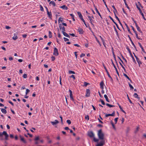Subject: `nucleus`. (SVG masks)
<instances>
[{
    "label": "nucleus",
    "mask_w": 146,
    "mask_h": 146,
    "mask_svg": "<svg viewBox=\"0 0 146 146\" xmlns=\"http://www.w3.org/2000/svg\"><path fill=\"white\" fill-rule=\"evenodd\" d=\"M98 135L99 139L100 140H104V134L102 132V130L101 129H100L98 131Z\"/></svg>",
    "instance_id": "obj_1"
},
{
    "label": "nucleus",
    "mask_w": 146,
    "mask_h": 146,
    "mask_svg": "<svg viewBox=\"0 0 146 146\" xmlns=\"http://www.w3.org/2000/svg\"><path fill=\"white\" fill-rule=\"evenodd\" d=\"M3 135H4L5 140H8V138L9 135L6 131H3L2 133H0V137H2Z\"/></svg>",
    "instance_id": "obj_2"
},
{
    "label": "nucleus",
    "mask_w": 146,
    "mask_h": 146,
    "mask_svg": "<svg viewBox=\"0 0 146 146\" xmlns=\"http://www.w3.org/2000/svg\"><path fill=\"white\" fill-rule=\"evenodd\" d=\"M136 7H137V8L139 11V12L141 13V15H142V16L143 18L145 20H146V19L145 18V17L144 16V15L143 14V13H142V11L141 9L140 8V7H139V6H138V5L137 4H136Z\"/></svg>",
    "instance_id": "obj_3"
},
{
    "label": "nucleus",
    "mask_w": 146,
    "mask_h": 146,
    "mask_svg": "<svg viewBox=\"0 0 146 146\" xmlns=\"http://www.w3.org/2000/svg\"><path fill=\"white\" fill-rule=\"evenodd\" d=\"M133 54H134V56L136 59L137 61V62H138V64L139 66V67H140V65L142 64L141 62L139 60V58L136 56V55L134 53H133Z\"/></svg>",
    "instance_id": "obj_4"
},
{
    "label": "nucleus",
    "mask_w": 146,
    "mask_h": 146,
    "mask_svg": "<svg viewBox=\"0 0 146 146\" xmlns=\"http://www.w3.org/2000/svg\"><path fill=\"white\" fill-rule=\"evenodd\" d=\"M88 135L89 137L91 138L94 137V134L93 132L92 131L88 132Z\"/></svg>",
    "instance_id": "obj_5"
},
{
    "label": "nucleus",
    "mask_w": 146,
    "mask_h": 146,
    "mask_svg": "<svg viewBox=\"0 0 146 146\" xmlns=\"http://www.w3.org/2000/svg\"><path fill=\"white\" fill-rule=\"evenodd\" d=\"M59 28L60 30L61 31H62V32H63V31H65V28L64 27L62 24H59Z\"/></svg>",
    "instance_id": "obj_6"
},
{
    "label": "nucleus",
    "mask_w": 146,
    "mask_h": 146,
    "mask_svg": "<svg viewBox=\"0 0 146 146\" xmlns=\"http://www.w3.org/2000/svg\"><path fill=\"white\" fill-rule=\"evenodd\" d=\"M53 54L54 55L56 56H57L58 55V49L56 47L54 48V51Z\"/></svg>",
    "instance_id": "obj_7"
},
{
    "label": "nucleus",
    "mask_w": 146,
    "mask_h": 146,
    "mask_svg": "<svg viewBox=\"0 0 146 146\" xmlns=\"http://www.w3.org/2000/svg\"><path fill=\"white\" fill-rule=\"evenodd\" d=\"M111 60L112 62V64H113L114 68H115V71H116V73L118 75V76H119V73L118 71V70L117 69V68L115 66V64H114V63H113V60L112 59H111Z\"/></svg>",
    "instance_id": "obj_8"
},
{
    "label": "nucleus",
    "mask_w": 146,
    "mask_h": 146,
    "mask_svg": "<svg viewBox=\"0 0 146 146\" xmlns=\"http://www.w3.org/2000/svg\"><path fill=\"white\" fill-rule=\"evenodd\" d=\"M90 90L89 89H87L86 90V93L85 96L88 97L90 96Z\"/></svg>",
    "instance_id": "obj_9"
},
{
    "label": "nucleus",
    "mask_w": 146,
    "mask_h": 146,
    "mask_svg": "<svg viewBox=\"0 0 146 146\" xmlns=\"http://www.w3.org/2000/svg\"><path fill=\"white\" fill-rule=\"evenodd\" d=\"M115 115V111H114L112 114H106L105 115V117H108L109 116H114Z\"/></svg>",
    "instance_id": "obj_10"
},
{
    "label": "nucleus",
    "mask_w": 146,
    "mask_h": 146,
    "mask_svg": "<svg viewBox=\"0 0 146 146\" xmlns=\"http://www.w3.org/2000/svg\"><path fill=\"white\" fill-rule=\"evenodd\" d=\"M69 91L70 92V98L71 100H74V99L73 98V97L72 96V91L70 90H69Z\"/></svg>",
    "instance_id": "obj_11"
},
{
    "label": "nucleus",
    "mask_w": 146,
    "mask_h": 146,
    "mask_svg": "<svg viewBox=\"0 0 146 146\" xmlns=\"http://www.w3.org/2000/svg\"><path fill=\"white\" fill-rule=\"evenodd\" d=\"M88 17L89 19L90 20V22L91 23V24L92 25H93V27H94V25L92 23V22H94V20L92 19L91 17H90V16H88Z\"/></svg>",
    "instance_id": "obj_12"
},
{
    "label": "nucleus",
    "mask_w": 146,
    "mask_h": 146,
    "mask_svg": "<svg viewBox=\"0 0 146 146\" xmlns=\"http://www.w3.org/2000/svg\"><path fill=\"white\" fill-rule=\"evenodd\" d=\"M47 14L48 15V17L50 19H52V15L51 13V12L49 11L47 12Z\"/></svg>",
    "instance_id": "obj_13"
},
{
    "label": "nucleus",
    "mask_w": 146,
    "mask_h": 146,
    "mask_svg": "<svg viewBox=\"0 0 146 146\" xmlns=\"http://www.w3.org/2000/svg\"><path fill=\"white\" fill-rule=\"evenodd\" d=\"M51 123L53 125H56L57 123H59V121L57 120H55V121H51Z\"/></svg>",
    "instance_id": "obj_14"
},
{
    "label": "nucleus",
    "mask_w": 146,
    "mask_h": 146,
    "mask_svg": "<svg viewBox=\"0 0 146 146\" xmlns=\"http://www.w3.org/2000/svg\"><path fill=\"white\" fill-rule=\"evenodd\" d=\"M94 7L95 8V9L96 10V12L98 13V15L102 19V17L101 15V14H100V13H99V11L98 10L97 8L95 6L94 4Z\"/></svg>",
    "instance_id": "obj_15"
},
{
    "label": "nucleus",
    "mask_w": 146,
    "mask_h": 146,
    "mask_svg": "<svg viewBox=\"0 0 146 146\" xmlns=\"http://www.w3.org/2000/svg\"><path fill=\"white\" fill-rule=\"evenodd\" d=\"M19 137L21 138L20 140L21 141L25 143H27L26 141L25 140L23 137H22L21 135H20Z\"/></svg>",
    "instance_id": "obj_16"
},
{
    "label": "nucleus",
    "mask_w": 146,
    "mask_h": 146,
    "mask_svg": "<svg viewBox=\"0 0 146 146\" xmlns=\"http://www.w3.org/2000/svg\"><path fill=\"white\" fill-rule=\"evenodd\" d=\"M103 66L104 68V69H105L107 73V74L108 75V76H109V77H110V74H109V72H108L106 67L105 66L104 64H103Z\"/></svg>",
    "instance_id": "obj_17"
},
{
    "label": "nucleus",
    "mask_w": 146,
    "mask_h": 146,
    "mask_svg": "<svg viewBox=\"0 0 146 146\" xmlns=\"http://www.w3.org/2000/svg\"><path fill=\"white\" fill-rule=\"evenodd\" d=\"M78 30L80 34H82L84 32L83 29L81 28H78Z\"/></svg>",
    "instance_id": "obj_18"
},
{
    "label": "nucleus",
    "mask_w": 146,
    "mask_h": 146,
    "mask_svg": "<svg viewBox=\"0 0 146 146\" xmlns=\"http://www.w3.org/2000/svg\"><path fill=\"white\" fill-rule=\"evenodd\" d=\"M18 38L17 36V34L16 33H14V36L13 37V39L14 40H16Z\"/></svg>",
    "instance_id": "obj_19"
},
{
    "label": "nucleus",
    "mask_w": 146,
    "mask_h": 146,
    "mask_svg": "<svg viewBox=\"0 0 146 146\" xmlns=\"http://www.w3.org/2000/svg\"><path fill=\"white\" fill-rule=\"evenodd\" d=\"M102 140L101 141L100 143H99L101 146H103L105 143V140Z\"/></svg>",
    "instance_id": "obj_20"
},
{
    "label": "nucleus",
    "mask_w": 146,
    "mask_h": 146,
    "mask_svg": "<svg viewBox=\"0 0 146 146\" xmlns=\"http://www.w3.org/2000/svg\"><path fill=\"white\" fill-rule=\"evenodd\" d=\"M77 14H78V15L79 17L81 19V20H82V19H83V16H82V15L81 13L80 12H77Z\"/></svg>",
    "instance_id": "obj_21"
},
{
    "label": "nucleus",
    "mask_w": 146,
    "mask_h": 146,
    "mask_svg": "<svg viewBox=\"0 0 146 146\" xmlns=\"http://www.w3.org/2000/svg\"><path fill=\"white\" fill-rule=\"evenodd\" d=\"M117 104L118 105L121 111L123 112V113H126V112H125V111L122 108L121 106L119 104V103H117Z\"/></svg>",
    "instance_id": "obj_22"
},
{
    "label": "nucleus",
    "mask_w": 146,
    "mask_h": 146,
    "mask_svg": "<svg viewBox=\"0 0 146 146\" xmlns=\"http://www.w3.org/2000/svg\"><path fill=\"white\" fill-rule=\"evenodd\" d=\"M63 34L65 36L67 37L68 38H70V36L68 34L66 33L64 31H63V32H62Z\"/></svg>",
    "instance_id": "obj_23"
},
{
    "label": "nucleus",
    "mask_w": 146,
    "mask_h": 146,
    "mask_svg": "<svg viewBox=\"0 0 146 146\" xmlns=\"http://www.w3.org/2000/svg\"><path fill=\"white\" fill-rule=\"evenodd\" d=\"M60 8H62L63 9L65 10H67L68 9V7H67L65 5H63L62 6H61L60 7Z\"/></svg>",
    "instance_id": "obj_24"
},
{
    "label": "nucleus",
    "mask_w": 146,
    "mask_h": 146,
    "mask_svg": "<svg viewBox=\"0 0 146 146\" xmlns=\"http://www.w3.org/2000/svg\"><path fill=\"white\" fill-rule=\"evenodd\" d=\"M49 4L50 6L51 5H52L54 7L56 5L54 1H50Z\"/></svg>",
    "instance_id": "obj_25"
},
{
    "label": "nucleus",
    "mask_w": 146,
    "mask_h": 146,
    "mask_svg": "<svg viewBox=\"0 0 146 146\" xmlns=\"http://www.w3.org/2000/svg\"><path fill=\"white\" fill-rule=\"evenodd\" d=\"M128 37L130 40V41H131L132 44L133 45V46L134 47H135V46L134 44L133 43V42L132 40H131V38H130V37L129 36V35H128Z\"/></svg>",
    "instance_id": "obj_26"
},
{
    "label": "nucleus",
    "mask_w": 146,
    "mask_h": 146,
    "mask_svg": "<svg viewBox=\"0 0 146 146\" xmlns=\"http://www.w3.org/2000/svg\"><path fill=\"white\" fill-rule=\"evenodd\" d=\"M125 26H126V27L127 28V30L128 32L129 33H130V34H132L131 33L130 31V29H129V27H128L127 24L126 23H125Z\"/></svg>",
    "instance_id": "obj_27"
},
{
    "label": "nucleus",
    "mask_w": 146,
    "mask_h": 146,
    "mask_svg": "<svg viewBox=\"0 0 146 146\" xmlns=\"http://www.w3.org/2000/svg\"><path fill=\"white\" fill-rule=\"evenodd\" d=\"M123 75L124 76H125V77H126L128 80H130L131 82H132V81L129 78V77L125 74L123 73Z\"/></svg>",
    "instance_id": "obj_28"
},
{
    "label": "nucleus",
    "mask_w": 146,
    "mask_h": 146,
    "mask_svg": "<svg viewBox=\"0 0 146 146\" xmlns=\"http://www.w3.org/2000/svg\"><path fill=\"white\" fill-rule=\"evenodd\" d=\"M104 98L106 99V100L108 102H110V101L108 99V97L105 94L104 95Z\"/></svg>",
    "instance_id": "obj_29"
},
{
    "label": "nucleus",
    "mask_w": 146,
    "mask_h": 146,
    "mask_svg": "<svg viewBox=\"0 0 146 146\" xmlns=\"http://www.w3.org/2000/svg\"><path fill=\"white\" fill-rule=\"evenodd\" d=\"M1 112L4 114H6L7 113V111L5 109L2 108L1 109Z\"/></svg>",
    "instance_id": "obj_30"
},
{
    "label": "nucleus",
    "mask_w": 146,
    "mask_h": 146,
    "mask_svg": "<svg viewBox=\"0 0 146 146\" xmlns=\"http://www.w3.org/2000/svg\"><path fill=\"white\" fill-rule=\"evenodd\" d=\"M63 21V19L61 17H59V19L58 20V23H60V21H61V22H62Z\"/></svg>",
    "instance_id": "obj_31"
},
{
    "label": "nucleus",
    "mask_w": 146,
    "mask_h": 146,
    "mask_svg": "<svg viewBox=\"0 0 146 146\" xmlns=\"http://www.w3.org/2000/svg\"><path fill=\"white\" fill-rule=\"evenodd\" d=\"M70 15L72 17V18L73 21H75V19L74 18V16L72 14H70Z\"/></svg>",
    "instance_id": "obj_32"
},
{
    "label": "nucleus",
    "mask_w": 146,
    "mask_h": 146,
    "mask_svg": "<svg viewBox=\"0 0 146 146\" xmlns=\"http://www.w3.org/2000/svg\"><path fill=\"white\" fill-rule=\"evenodd\" d=\"M130 55L131 56V57H132V58L133 59V62L135 63H136V61L133 57V56L132 55V53H131V54H130Z\"/></svg>",
    "instance_id": "obj_33"
},
{
    "label": "nucleus",
    "mask_w": 146,
    "mask_h": 146,
    "mask_svg": "<svg viewBox=\"0 0 146 146\" xmlns=\"http://www.w3.org/2000/svg\"><path fill=\"white\" fill-rule=\"evenodd\" d=\"M128 84H129V86L130 88V89L131 90H133L134 88H133V87L132 86V85L130 83H128Z\"/></svg>",
    "instance_id": "obj_34"
},
{
    "label": "nucleus",
    "mask_w": 146,
    "mask_h": 146,
    "mask_svg": "<svg viewBox=\"0 0 146 146\" xmlns=\"http://www.w3.org/2000/svg\"><path fill=\"white\" fill-rule=\"evenodd\" d=\"M49 37V38H51L52 36V32L50 31H49V35H48Z\"/></svg>",
    "instance_id": "obj_35"
},
{
    "label": "nucleus",
    "mask_w": 146,
    "mask_h": 146,
    "mask_svg": "<svg viewBox=\"0 0 146 146\" xmlns=\"http://www.w3.org/2000/svg\"><path fill=\"white\" fill-rule=\"evenodd\" d=\"M106 105L110 108L114 107V106L110 105L108 103H106Z\"/></svg>",
    "instance_id": "obj_36"
},
{
    "label": "nucleus",
    "mask_w": 146,
    "mask_h": 146,
    "mask_svg": "<svg viewBox=\"0 0 146 146\" xmlns=\"http://www.w3.org/2000/svg\"><path fill=\"white\" fill-rule=\"evenodd\" d=\"M126 49H127V50H128L129 53L130 54H131V51L130 50L129 48L128 47V46H127L126 48Z\"/></svg>",
    "instance_id": "obj_37"
},
{
    "label": "nucleus",
    "mask_w": 146,
    "mask_h": 146,
    "mask_svg": "<svg viewBox=\"0 0 146 146\" xmlns=\"http://www.w3.org/2000/svg\"><path fill=\"white\" fill-rule=\"evenodd\" d=\"M112 54H113V57H114V58L115 59V60L116 61V63L117 64V65L118 66V64H117V62L116 61V58H115V54H114V53H112Z\"/></svg>",
    "instance_id": "obj_38"
},
{
    "label": "nucleus",
    "mask_w": 146,
    "mask_h": 146,
    "mask_svg": "<svg viewBox=\"0 0 146 146\" xmlns=\"http://www.w3.org/2000/svg\"><path fill=\"white\" fill-rule=\"evenodd\" d=\"M111 123L112 125V126L113 128L115 129V130L116 129V128L115 127L114 124V123H113V122L112 121H111Z\"/></svg>",
    "instance_id": "obj_39"
},
{
    "label": "nucleus",
    "mask_w": 146,
    "mask_h": 146,
    "mask_svg": "<svg viewBox=\"0 0 146 146\" xmlns=\"http://www.w3.org/2000/svg\"><path fill=\"white\" fill-rule=\"evenodd\" d=\"M127 99H128V100L129 101V102L131 104H133V103L131 101V100H130V99L129 98V96H128V94L127 95Z\"/></svg>",
    "instance_id": "obj_40"
},
{
    "label": "nucleus",
    "mask_w": 146,
    "mask_h": 146,
    "mask_svg": "<svg viewBox=\"0 0 146 146\" xmlns=\"http://www.w3.org/2000/svg\"><path fill=\"white\" fill-rule=\"evenodd\" d=\"M100 102H101V103L102 105H105V104L104 101L102 100L101 99H100Z\"/></svg>",
    "instance_id": "obj_41"
},
{
    "label": "nucleus",
    "mask_w": 146,
    "mask_h": 146,
    "mask_svg": "<svg viewBox=\"0 0 146 146\" xmlns=\"http://www.w3.org/2000/svg\"><path fill=\"white\" fill-rule=\"evenodd\" d=\"M40 9L41 11H44V9L42 6L41 5H40Z\"/></svg>",
    "instance_id": "obj_42"
},
{
    "label": "nucleus",
    "mask_w": 146,
    "mask_h": 146,
    "mask_svg": "<svg viewBox=\"0 0 146 146\" xmlns=\"http://www.w3.org/2000/svg\"><path fill=\"white\" fill-rule=\"evenodd\" d=\"M119 63L121 65L122 67L123 68V69L124 70V71L125 72H126L125 69V67L123 66L122 65L121 63L120 62H119Z\"/></svg>",
    "instance_id": "obj_43"
},
{
    "label": "nucleus",
    "mask_w": 146,
    "mask_h": 146,
    "mask_svg": "<svg viewBox=\"0 0 146 146\" xmlns=\"http://www.w3.org/2000/svg\"><path fill=\"white\" fill-rule=\"evenodd\" d=\"M113 13H114V15H115V18L117 19V20L118 21L119 20V18H118V17L116 15V14H115V12L114 11H113Z\"/></svg>",
    "instance_id": "obj_44"
},
{
    "label": "nucleus",
    "mask_w": 146,
    "mask_h": 146,
    "mask_svg": "<svg viewBox=\"0 0 146 146\" xmlns=\"http://www.w3.org/2000/svg\"><path fill=\"white\" fill-rule=\"evenodd\" d=\"M135 34L136 35V37L138 39H139V40H142V39H141L138 37V34L137 32L135 33Z\"/></svg>",
    "instance_id": "obj_45"
},
{
    "label": "nucleus",
    "mask_w": 146,
    "mask_h": 146,
    "mask_svg": "<svg viewBox=\"0 0 146 146\" xmlns=\"http://www.w3.org/2000/svg\"><path fill=\"white\" fill-rule=\"evenodd\" d=\"M130 130V127H127V128L126 130V132L127 133L129 132V131Z\"/></svg>",
    "instance_id": "obj_46"
},
{
    "label": "nucleus",
    "mask_w": 146,
    "mask_h": 146,
    "mask_svg": "<svg viewBox=\"0 0 146 146\" xmlns=\"http://www.w3.org/2000/svg\"><path fill=\"white\" fill-rule=\"evenodd\" d=\"M68 72H69V74H75V73L72 70H69L68 71Z\"/></svg>",
    "instance_id": "obj_47"
},
{
    "label": "nucleus",
    "mask_w": 146,
    "mask_h": 146,
    "mask_svg": "<svg viewBox=\"0 0 146 146\" xmlns=\"http://www.w3.org/2000/svg\"><path fill=\"white\" fill-rule=\"evenodd\" d=\"M137 29V30L138 31H139V32H140V33H142V31H141L140 29V28L139 27H137L136 28Z\"/></svg>",
    "instance_id": "obj_48"
},
{
    "label": "nucleus",
    "mask_w": 146,
    "mask_h": 146,
    "mask_svg": "<svg viewBox=\"0 0 146 146\" xmlns=\"http://www.w3.org/2000/svg\"><path fill=\"white\" fill-rule=\"evenodd\" d=\"M100 87L103 86L104 85V83L103 81L101 82L100 83Z\"/></svg>",
    "instance_id": "obj_49"
},
{
    "label": "nucleus",
    "mask_w": 146,
    "mask_h": 146,
    "mask_svg": "<svg viewBox=\"0 0 146 146\" xmlns=\"http://www.w3.org/2000/svg\"><path fill=\"white\" fill-rule=\"evenodd\" d=\"M112 8L114 10V11L116 13H117V11L116 9V8H115L114 6V5H112Z\"/></svg>",
    "instance_id": "obj_50"
},
{
    "label": "nucleus",
    "mask_w": 146,
    "mask_h": 146,
    "mask_svg": "<svg viewBox=\"0 0 146 146\" xmlns=\"http://www.w3.org/2000/svg\"><path fill=\"white\" fill-rule=\"evenodd\" d=\"M83 21V22H84V25H85V26H86V27H88V26H87V25H86V22H85V20H84V19H82L81 20Z\"/></svg>",
    "instance_id": "obj_51"
},
{
    "label": "nucleus",
    "mask_w": 146,
    "mask_h": 146,
    "mask_svg": "<svg viewBox=\"0 0 146 146\" xmlns=\"http://www.w3.org/2000/svg\"><path fill=\"white\" fill-rule=\"evenodd\" d=\"M94 137L93 140L95 142H97L99 141V140L98 139H96V138Z\"/></svg>",
    "instance_id": "obj_52"
},
{
    "label": "nucleus",
    "mask_w": 146,
    "mask_h": 146,
    "mask_svg": "<svg viewBox=\"0 0 146 146\" xmlns=\"http://www.w3.org/2000/svg\"><path fill=\"white\" fill-rule=\"evenodd\" d=\"M133 96H134V97L135 98H137V97H138V95H137V93H135L133 94Z\"/></svg>",
    "instance_id": "obj_53"
},
{
    "label": "nucleus",
    "mask_w": 146,
    "mask_h": 146,
    "mask_svg": "<svg viewBox=\"0 0 146 146\" xmlns=\"http://www.w3.org/2000/svg\"><path fill=\"white\" fill-rule=\"evenodd\" d=\"M109 18H110V19L113 22V23H115L116 22L114 21V20L110 16H109Z\"/></svg>",
    "instance_id": "obj_54"
},
{
    "label": "nucleus",
    "mask_w": 146,
    "mask_h": 146,
    "mask_svg": "<svg viewBox=\"0 0 146 146\" xmlns=\"http://www.w3.org/2000/svg\"><path fill=\"white\" fill-rule=\"evenodd\" d=\"M89 84V83H88L86 82H84V85L85 86H86L88 85Z\"/></svg>",
    "instance_id": "obj_55"
},
{
    "label": "nucleus",
    "mask_w": 146,
    "mask_h": 146,
    "mask_svg": "<svg viewBox=\"0 0 146 146\" xmlns=\"http://www.w3.org/2000/svg\"><path fill=\"white\" fill-rule=\"evenodd\" d=\"M66 122L67 123H68V124H70L71 123V121L70 120L68 119L66 121Z\"/></svg>",
    "instance_id": "obj_56"
},
{
    "label": "nucleus",
    "mask_w": 146,
    "mask_h": 146,
    "mask_svg": "<svg viewBox=\"0 0 146 146\" xmlns=\"http://www.w3.org/2000/svg\"><path fill=\"white\" fill-rule=\"evenodd\" d=\"M85 118L86 119H87L88 120L89 119V116L88 115H86L85 117Z\"/></svg>",
    "instance_id": "obj_57"
},
{
    "label": "nucleus",
    "mask_w": 146,
    "mask_h": 146,
    "mask_svg": "<svg viewBox=\"0 0 146 146\" xmlns=\"http://www.w3.org/2000/svg\"><path fill=\"white\" fill-rule=\"evenodd\" d=\"M24 78H27V75L26 74H24L23 76Z\"/></svg>",
    "instance_id": "obj_58"
},
{
    "label": "nucleus",
    "mask_w": 146,
    "mask_h": 146,
    "mask_svg": "<svg viewBox=\"0 0 146 146\" xmlns=\"http://www.w3.org/2000/svg\"><path fill=\"white\" fill-rule=\"evenodd\" d=\"M131 27L132 28V29L133 30V31H134V33H136L137 32L135 30L134 28L132 26H131Z\"/></svg>",
    "instance_id": "obj_59"
},
{
    "label": "nucleus",
    "mask_w": 146,
    "mask_h": 146,
    "mask_svg": "<svg viewBox=\"0 0 146 146\" xmlns=\"http://www.w3.org/2000/svg\"><path fill=\"white\" fill-rule=\"evenodd\" d=\"M64 39L65 42H66L69 40L68 39L64 37Z\"/></svg>",
    "instance_id": "obj_60"
},
{
    "label": "nucleus",
    "mask_w": 146,
    "mask_h": 146,
    "mask_svg": "<svg viewBox=\"0 0 146 146\" xmlns=\"http://www.w3.org/2000/svg\"><path fill=\"white\" fill-rule=\"evenodd\" d=\"M51 58L52 59V61H54L55 60V57L54 56H52L51 57Z\"/></svg>",
    "instance_id": "obj_61"
},
{
    "label": "nucleus",
    "mask_w": 146,
    "mask_h": 146,
    "mask_svg": "<svg viewBox=\"0 0 146 146\" xmlns=\"http://www.w3.org/2000/svg\"><path fill=\"white\" fill-rule=\"evenodd\" d=\"M100 37L101 38L103 43L105 42V41L104 38H102L101 36H100Z\"/></svg>",
    "instance_id": "obj_62"
},
{
    "label": "nucleus",
    "mask_w": 146,
    "mask_h": 146,
    "mask_svg": "<svg viewBox=\"0 0 146 146\" xmlns=\"http://www.w3.org/2000/svg\"><path fill=\"white\" fill-rule=\"evenodd\" d=\"M39 139V137L38 136L36 137L34 139V140L35 141H37Z\"/></svg>",
    "instance_id": "obj_63"
},
{
    "label": "nucleus",
    "mask_w": 146,
    "mask_h": 146,
    "mask_svg": "<svg viewBox=\"0 0 146 146\" xmlns=\"http://www.w3.org/2000/svg\"><path fill=\"white\" fill-rule=\"evenodd\" d=\"M70 78H73V79L74 80H75V78L74 76L73 75H72L70 76Z\"/></svg>",
    "instance_id": "obj_64"
}]
</instances>
